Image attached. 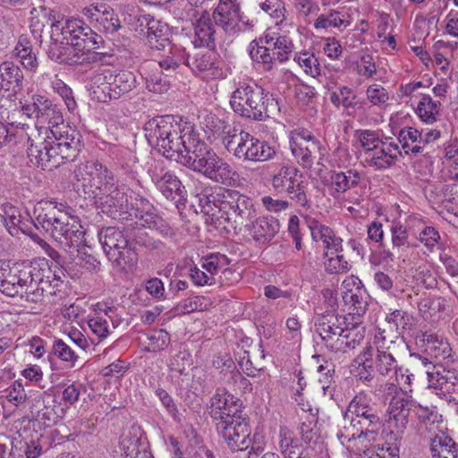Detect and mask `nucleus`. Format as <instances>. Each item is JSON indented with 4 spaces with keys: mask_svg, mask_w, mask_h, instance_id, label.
<instances>
[{
    "mask_svg": "<svg viewBox=\"0 0 458 458\" xmlns=\"http://www.w3.org/2000/svg\"><path fill=\"white\" fill-rule=\"evenodd\" d=\"M50 26L48 57L60 64L87 65L106 63L107 53L98 52L103 38L83 20L61 17L52 9L40 7L31 11L30 29L35 38H40L46 26Z\"/></svg>",
    "mask_w": 458,
    "mask_h": 458,
    "instance_id": "f257e3e1",
    "label": "nucleus"
},
{
    "mask_svg": "<svg viewBox=\"0 0 458 458\" xmlns=\"http://www.w3.org/2000/svg\"><path fill=\"white\" fill-rule=\"evenodd\" d=\"M148 144L168 159L183 165L191 160V151L201 138L191 123L173 115L157 116L144 125Z\"/></svg>",
    "mask_w": 458,
    "mask_h": 458,
    "instance_id": "f03ea898",
    "label": "nucleus"
},
{
    "mask_svg": "<svg viewBox=\"0 0 458 458\" xmlns=\"http://www.w3.org/2000/svg\"><path fill=\"white\" fill-rule=\"evenodd\" d=\"M382 422L371 397L360 392L350 402L344 415L337 437L343 445L373 444L377 441Z\"/></svg>",
    "mask_w": 458,
    "mask_h": 458,
    "instance_id": "7ed1b4c3",
    "label": "nucleus"
},
{
    "mask_svg": "<svg viewBox=\"0 0 458 458\" xmlns=\"http://www.w3.org/2000/svg\"><path fill=\"white\" fill-rule=\"evenodd\" d=\"M85 169L90 187L99 190L96 203L101 211L114 220L127 221L131 214L124 187L115 185L112 172L98 162L87 164Z\"/></svg>",
    "mask_w": 458,
    "mask_h": 458,
    "instance_id": "20e7f679",
    "label": "nucleus"
},
{
    "mask_svg": "<svg viewBox=\"0 0 458 458\" xmlns=\"http://www.w3.org/2000/svg\"><path fill=\"white\" fill-rule=\"evenodd\" d=\"M344 318L333 311L319 315L315 320V331L322 344L332 352L347 353L354 350L363 340V334L344 326Z\"/></svg>",
    "mask_w": 458,
    "mask_h": 458,
    "instance_id": "39448f33",
    "label": "nucleus"
},
{
    "mask_svg": "<svg viewBox=\"0 0 458 458\" xmlns=\"http://www.w3.org/2000/svg\"><path fill=\"white\" fill-rule=\"evenodd\" d=\"M191 154V160L185 165L191 170L215 182L228 186L233 185L238 180V174L233 166L208 147L202 138Z\"/></svg>",
    "mask_w": 458,
    "mask_h": 458,
    "instance_id": "423d86ee",
    "label": "nucleus"
},
{
    "mask_svg": "<svg viewBox=\"0 0 458 458\" xmlns=\"http://www.w3.org/2000/svg\"><path fill=\"white\" fill-rule=\"evenodd\" d=\"M222 142L227 151L243 161L265 162L276 155L275 148L241 129L223 126Z\"/></svg>",
    "mask_w": 458,
    "mask_h": 458,
    "instance_id": "0eeeda50",
    "label": "nucleus"
},
{
    "mask_svg": "<svg viewBox=\"0 0 458 458\" xmlns=\"http://www.w3.org/2000/svg\"><path fill=\"white\" fill-rule=\"evenodd\" d=\"M273 101L268 92L256 83L239 81L231 94L230 106L242 117L262 121L269 116L268 106Z\"/></svg>",
    "mask_w": 458,
    "mask_h": 458,
    "instance_id": "6e6552de",
    "label": "nucleus"
},
{
    "mask_svg": "<svg viewBox=\"0 0 458 458\" xmlns=\"http://www.w3.org/2000/svg\"><path fill=\"white\" fill-rule=\"evenodd\" d=\"M98 240L108 259L116 266H133L136 254L131 248L127 236L118 227L108 226L98 232Z\"/></svg>",
    "mask_w": 458,
    "mask_h": 458,
    "instance_id": "1a4fd4ad",
    "label": "nucleus"
},
{
    "mask_svg": "<svg viewBox=\"0 0 458 458\" xmlns=\"http://www.w3.org/2000/svg\"><path fill=\"white\" fill-rule=\"evenodd\" d=\"M220 217L227 221L233 228L242 225L255 216L252 199L235 190L222 191Z\"/></svg>",
    "mask_w": 458,
    "mask_h": 458,
    "instance_id": "9d476101",
    "label": "nucleus"
},
{
    "mask_svg": "<svg viewBox=\"0 0 458 458\" xmlns=\"http://www.w3.org/2000/svg\"><path fill=\"white\" fill-rule=\"evenodd\" d=\"M290 148L297 163L304 169H310L314 164L323 165L326 148L310 131L296 132L290 140Z\"/></svg>",
    "mask_w": 458,
    "mask_h": 458,
    "instance_id": "9b49d317",
    "label": "nucleus"
},
{
    "mask_svg": "<svg viewBox=\"0 0 458 458\" xmlns=\"http://www.w3.org/2000/svg\"><path fill=\"white\" fill-rule=\"evenodd\" d=\"M35 225L41 227L52 237L61 235L63 226H68L73 220L79 218L72 215L73 209L66 203L46 202L44 207L36 209Z\"/></svg>",
    "mask_w": 458,
    "mask_h": 458,
    "instance_id": "f8f14e48",
    "label": "nucleus"
},
{
    "mask_svg": "<svg viewBox=\"0 0 458 458\" xmlns=\"http://www.w3.org/2000/svg\"><path fill=\"white\" fill-rule=\"evenodd\" d=\"M272 187L278 193H286L290 199L301 207L309 204L306 185L298 169L292 165H283L275 173L271 180Z\"/></svg>",
    "mask_w": 458,
    "mask_h": 458,
    "instance_id": "ddd939ff",
    "label": "nucleus"
},
{
    "mask_svg": "<svg viewBox=\"0 0 458 458\" xmlns=\"http://www.w3.org/2000/svg\"><path fill=\"white\" fill-rule=\"evenodd\" d=\"M39 272L38 266L29 262L14 263L13 266L5 265L3 277H0V291L13 297L23 293L25 286H30L33 280H36V273Z\"/></svg>",
    "mask_w": 458,
    "mask_h": 458,
    "instance_id": "4468645a",
    "label": "nucleus"
},
{
    "mask_svg": "<svg viewBox=\"0 0 458 458\" xmlns=\"http://www.w3.org/2000/svg\"><path fill=\"white\" fill-rule=\"evenodd\" d=\"M212 19L216 25L230 36L237 35L248 27V21H244L241 6L236 0H219Z\"/></svg>",
    "mask_w": 458,
    "mask_h": 458,
    "instance_id": "2eb2a0df",
    "label": "nucleus"
},
{
    "mask_svg": "<svg viewBox=\"0 0 458 458\" xmlns=\"http://www.w3.org/2000/svg\"><path fill=\"white\" fill-rule=\"evenodd\" d=\"M216 429L233 452L246 450L250 444L249 426L240 416L225 417L216 423Z\"/></svg>",
    "mask_w": 458,
    "mask_h": 458,
    "instance_id": "dca6fc26",
    "label": "nucleus"
},
{
    "mask_svg": "<svg viewBox=\"0 0 458 458\" xmlns=\"http://www.w3.org/2000/svg\"><path fill=\"white\" fill-rule=\"evenodd\" d=\"M137 31L145 37L152 49L165 50L172 43L169 39L170 29L165 22L157 20L150 14H144L137 20Z\"/></svg>",
    "mask_w": 458,
    "mask_h": 458,
    "instance_id": "f3484780",
    "label": "nucleus"
},
{
    "mask_svg": "<svg viewBox=\"0 0 458 458\" xmlns=\"http://www.w3.org/2000/svg\"><path fill=\"white\" fill-rule=\"evenodd\" d=\"M417 403L407 396H394L389 403L388 412V426L392 432L402 434L407 428L409 419L415 415L417 410Z\"/></svg>",
    "mask_w": 458,
    "mask_h": 458,
    "instance_id": "a211bd4d",
    "label": "nucleus"
},
{
    "mask_svg": "<svg viewBox=\"0 0 458 458\" xmlns=\"http://www.w3.org/2000/svg\"><path fill=\"white\" fill-rule=\"evenodd\" d=\"M305 222L310 231L312 240L323 243L324 257L344 251L343 239L336 235L331 227L311 216H307Z\"/></svg>",
    "mask_w": 458,
    "mask_h": 458,
    "instance_id": "6ab92c4d",
    "label": "nucleus"
},
{
    "mask_svg": "<svg viewBox=\"0 0 458 458\" xmlns=\"http://www.w3.org/2000/svg\"><path fill=\"white\" fill-rule=\"evenodd\" d=\"M186 64L193 72L207 79H216L223 76L218 65L216 54L213 51H199L191 57L186 56Z\"/></svg>",
    "mask_w": 458,
    "mask_h": 458,
    "instance_id": "aec40b11",
    "label": "nucleus"
},
{
    "mask_svg": "<svg viewBox=\"0 0 458 458\" xmlns=\"http://www.w3.org/2000/svg\"><path fill=\"white\" fill-rule=\"evenodd\" d=\"M401 156L398 144L391 138H385L383 142L372 152H369L366 162L377 170H385L393 166Z\"/></svg>",
    "mask_w": 458,
    "mask_h": 458,
    "instance_id": "412c9836",
    "label": "nucleus"
},
{
    "mask_svg": "<svg viewBox=\"0 0 458 458\" xmlns=\"http://www.w3.org/2000/svg\"><path fill=\"white\" fill-rule=\"evenodd\" d=\"M355 279L350 278L343 282V299L350 305V313L354 316H363L367 310L369 295L363 287L359 285Z\"/></svg>",
    "mask_w": 458,
    "mask_h": 458,
    "instance_id": "4be33fe9",
    "label": "nucleus"
},
{
    "mask_svg": "<svg viewBox=\"0 0 458 458\" xmlns=\"http://www.w3.org/2000/svg\"><path fill=\"white\" fill-rule=\"evenodd\" d=\"M194 35L192 43L196 47H216V29L213 20L207 11H202L193 23Z\"/></svg>",
    "mask_w": 458,
    "mask_h": 458,
    "instance_id": "5701e85b",
    "label": "nucleus"
},
{
    "mask_svg": "<svg viewBox=\"0 0 458 458\" xmlns=\"http://www.w3.org/2000/svg\"><path fill=\"white\" fill-rule=\"evenodd\" d=\"M152 182L166 199H174L176 196H182L183 187L181 181L171 172H165L157 165L150 169Z\"/></svg>",
    "mask_w": 458,
    "mask_h": 458,
    "instance_id": "b1692460",
    "label": "nucleus"
},
{
    "mask_svg": "<svg viewBox=\"0 0 458 458\" xmlns=\"http://www.w3.org/2000/svg\"><path fill=\"white\" fill-rule=\"evenodd\" d=\"M112 70L104 69L95 72L90 77L89 90L93 98L101 103L114 100L113 98Z\"/></svg>",
    "mask_w": 458,
    "mask_h": 458,
    "instance_id": "393cba45",
    "label": "nucleus"
},
{
    "mask_svg": "<svg viewBox=\"0 0 458 458\" xmlns=\"http://www.w3.org/2000/svg\"><path fill=\"white\" fill-rule=\"evenodd\" d=\"M54 140L64 148V152L76 158L81 148V135L77 130L66 125L51 129Z\"/></svg>",
    "mask_w": 458,
    "mask_h": 458,
    "instance_id": "a878e982",
    "label": "nucleus"
},
{
    "mask_svg": "<svg viewBox=\"0 0 458 458\" xmlns=\"http://www.w3.org/2000/svg\"><path fill=\"white\" fill-rule=\"evenodd\" d=\"M360 173L355 169L330 171L329 187L332 196L342 194L356 187L360 182Z\"/></svg>",
    "mask_w": 458,
    "mask_h": 458,
    "instance_id": "bb28decb",
    "label": "nucleus"
},
{
    "mask_svg": "<svg viewBox=\"0 0 458 458\" xmlns=\"http://www.w3.org/2000/svg\"><path fill=\"white\" fill-rule=\"evenodd\" d=\"M238 401L225 391L217 392L211 398V417L218 421L225 420V417H236Z\"/></svg>",
    "mask_w": 458,
    "mask_h": 458,
    "instance_id": "cd10ccee",
    "label": "nucleus"
},
{
    "mask_svg": "<svg viewBox=\"0 0 458 458\" xmlns=\"http://www.w3.org/2000/svg\"><path fill=\"white\" fill-rule=\"evenodd\" d=\"M100 312L97 310L95 313L89 316L88 325L93 335H95L99 340L106 339L114 329L117 325L114 323L112 316L109 314L112 312V308L105 307V309L99 308Z\"/></svg>",
    "mask_w": 458,
    "mask_h": 458,
    "instance_id": "c85d7f7f",
    "label": "nucleus"
},
{
    "mask_svg": "<svg viewBox=\"0 0 458 458\" xmlns=\"http://www.w3.org/2000/svg\"><path fill=\"white\" fill-rule=\"evenodd\" d=\"M12 58L20 63L26 71L36 72L38 67V61L33 50L31 41L25 36H21L12 51Z\"/></svg>",
    "mask_w": 458,
    "mask_h": 458,
    "instance_id": "c756f323",
    "label": "nucleus"
},
{
    "mask_svg": "<svg viewBox=\"0 0 458 458\" xmlns=\"http://www.w3.org/2000/svg\"><path fill=\"white\" fill-rule=\"evenodd\" d=\"M38 114V123L40 124H47L48 129H55L57 126L63 125L64 115L61 108L48 98L40 95V100Z\"/></svg>",
    "mask_w": 458,
    "mask_h": 458,
    "instance_id": "7c9ffc66",
    "label": "nucleus"
},
{
    "mask_svg": "<svg viewBox=\"0 0 458 458\" xmlns=\"http://www.w3.org/2000/svg\"><path fill=\"white\" fill-rule=\"evenodd\" d=\"M425 352L436 359H446L451 355V347L446 340L434 332H421L418 336Z\"/></svg>",
    "mask_w": 458,
    "mask_h": 458,
    "instance_id": "2f4dec72",
    "label": "nucleus"
},
{
    "mask_svg": "<svg viewBox=\"0 0 458 458\" xmlns=\"http://www.w3.org/2000/svg\"><path fill=\"white\" fill-rule=\"evenodd\" d=\"M23 72L11 61H4L0 64V90L16 92L22 86Z\"/></svg>",
    "mask_w": 458,
    "mask_h": 458,
    "instance_id": "473e14b6",
    "label": "nucleus"
},
{
    "mask_svg": "<svg viewBox=\"0 0 458 458\" xmlns=\"http://www.w3.org/2000/svg\"><path fill=\"white\" fill-rule=\"evenodd\" d=\"M373 344L377 352H398L403 344L400 339L399 332L389 327L386 324L376 329Z\"/></svg>",
    "mask_w": 458,
    "mask_h": 458,
    "instance_id": "72a5a7b5",
    "label": "nucleus"
},
{
    "mask_svg": "<svg viewBox=\"0 0 458 458\" xmlns=\"http://www.w3.org/2000/svg\"><path fill=\"white\" fill-rule=\"evenodd\" d=\"M280 224L272 216H260L255 220L251 228V236L261 244L269 242L279 232Z\"/></svg>",
    "mask_w": 458,
    "mask_h": 458,
    "instance_id": "f704fd0d",
    "label": "nucleus"
},
{
    "mask_svg": "<svg viewBox=\"0 0 458 458\" xmlns=\"http://www.w3.org/2000/svg\"><path fill=\"white\" fill-rule=\"evenodd\" d=\"M157 56L158 67L167 72L175 71L182 64H186L185 49L171 44Z\"/></svg>",
    "mask_w": 458,
    "mask_h": 458,
    "instance_id": "c9c22d12",
    "label": "nucleus"
},
{
    "mask_svg": "<svg viewBox=\"0 0 458 458\" xmlns=\"http://www.w3.org/2000/svg\"><path fill=\"white\" fill-rule=\"evenodd\" d=\"M225 189L219 188L214 191L211 187H207L196 195L199 201L200 211L209 216H218L220 214L222 191Z\"/></svg>",
    "mask_w": 458,
    "mask_h": 458,
    "instance_id": "e433bc0d",
    "label": "nucleus"
},
{
    "mask_svg": "<svg viewBox=\"0 0 458 458\" xmlns=\"http://www.w3.org/2000/svg\"><path fill=\"white\" fill-rule=\"evenodd\" d=\"M433 458H458V445L445 434L430 437Z\"/></svg>",
    "mask_w": 458,
    "mask_h": 458,
    "instance_id": "4c0bfd02",
    "label": "nucleus"
},
{
    "mask_svg": "<svg viewBox=\"0 0 458 458\" xmlns=\"http://www.w3.org/2000/svg\"><path fill=\"white\" fill-rule=\"evenodd\" d=\"M111 155L123 173L135 180L138 174V158L134 152L128 148L114 147L111 148Z\"/></svg>",
    "mask_w": 458,
    "mask_h": 458,
    "instance_id": "58836bf2",
    "label": "nucleus"
},
{
    "mask_svg": "<svg viewBox=\"0 0 458 458\" xmlns=\"http://www.w3.org/2000/svg\"><path fill=\"white\" fill-rule=\"evenodd\" d=\"M61 235L53 237L64 248H77L83 242L85 230L81 226L80 220H73L68 226L64 225L60 232Z\"/></svg>",
    "mask_w": 458,
    "mask_h": 458,
    "instance_id": "ea45409f",
    "label": "nucleus"
},
{
    "mask_svg": "<svg viewBox=\"0 0 458 458\" xmlns=\"http://www.w3.org/2000/svg\"><path fill=\"white\" fill-rule=\"evenodd\" d=\"M119 446L123 458H153L152 454L140 445V440L131 432L121 437Z\"/></svg>",
    "mask_w": 458,
    "mask_h": 458,
    "instance_id": "a19ab883",
    "label": "nucleus"
},
{
    "mask_svg": "<svg viewBox=\"0 0 458 458\" xmlns=\"http://www.w3.org/2000/svg\"><path fill=\"white\" fill-rule=\"evenodd\" d=\"M427 374L430 386L444 392L455 391V387L458 386V372L455 370L445 369L436 372L428 370Z\"/></svg>",
    "mask_w": 458,
    "mask_h": 458,
    "instance_id": "79ce46f5",
    "label": "nucleus"
},
{
    "mask_svg": "<svg viewBox=\"0 0 458 458\" xmlns=\"http://www.w3.org/2000/svg\"><path fill=\"white\" fill-rule=\"evenodd\" d=\"M398 352H377L374 360L376 370L383 377H388L390 380L394 375L400 371L398 361L395 358Z\"/></svg>",
    "mask_w": 458,
    "mask_h": 458,
    "instance_id": "37998d69",
    "label": "nucleus"
},
{
    "mask_svg": "<svg viewBox=\"0 0 458 458\" xmlns=\"http://www.w3.org/2000/svg\"><path fill=\"white\" fill-rule=\"evenodd\" d=\"M3 221L8 233L13 236H18L20 233H27L29 231V219L21 216L18 208L13 206L5 208Z\"/></svg>",
    "mask_w": 458,
    "mask_h": 458,
    "instance_id": "c03bdc74",
    "label": "nucleus"
},
{
    "mask_svg": "<svg viewBox=\"0 0 458 458\" xmlns=\"http://www.w3.org/2000/svg\"><path fill=\"white\" fill-rule=\"evenodd\" d=\"M415 416L419 418L420 422L424 424L425 428L431 433L433 437L445 434L444 430L445 428L443 425L442 416L436 411L418 404L417 410H415Z\"/></svg>",
    "mask_w": 458,
    "mask_h": 458,
    "instance_id": "a18cd8bd",
    "label": "nucleus"
},
{
    "mask_svg": "<svg viewBox=\"0 0 458 458\" xmlns=\"http://www.w3.org/2000/svg\"><path fill=\"white\" fill-rule=\"evenodd\" d=\"M113 98L118 99L136 87V77L129 71L115 72L112 70Z\"/></svg>",
    "mask_w": 458,
    "mask_h": 458,
    "instance_id": "49530a36",
    "label": "nucleus"
},
{
    "mask_svg": "<svg viewBox=\"0 0 458 458\" xmlns=\"http://www.w3.org/2000/svg\"><path fill=\"white\" fill-rule=\"evenodd\" d=\"M267 45L273 47L272 51L276 61L284 63L290 59L293 55L294 46L293 41L286 36H280L274 40L272 37H265Z\"/></svg>",
    "mask_w": 458,
    "mask_h": 458,
    "instance_id": "de8ad7c7",
    "label": "nucleus"
},
{
    "mask_svg": "<svg viewBox=\"0 0 458 458\" xmlns=\"http://www.w3.org/2000/svg\"><path fill=\"white\" fill-rule=\"evenodd\" d=\"M47 142L46 138L32 140L28 147V157L30 162L42 169H48Z\"/></svg>",
    "mask_w": 458,
    "mask_h": 458,
    "instance_id": "09e8293b",
    "label": "nucleus"
},
{
    "mask_svg": "<svg viewBox=\"0 0 458 458\" xmlns=\"http://www.w3.org/2000/svg\"><path fill=\"white\" fill-rule=\"evenodd\" d=\"M416 114L426 123H433L439 114V103L428 95H422L416 108Z\"/></svg>",
    "mask_w": 458,
    "mask_h": 458,
    "instance_id": "8fccbe9b",
    "label": "nucleus"
},
{
    "mask_svg": "<svg viewBox=\"0 0 458 458\" xmlns=\"http://www.w3.org/2000/svg\"><path fill=\"white\" fill-rule=\"evenodd\" d=\"M278 437L279 450L284 458H291L292 454L303 448L293 433L286 427H280Z\"/></svg>",
    "mask_w": 458,
    "mask_h": 458,
    "instance_id": "3c124183",
    "label": "nucleus"
},
{
    "mask_svg": "<svg viewBox=\"0 0 458 458\" xmlns=\"http://www.w3.org/2000/svg\"><path fill=\"white\" fill-rule=\"evenodd\" d=\"M44 408L40 410L39 415L47 426L56 424L65 414V410L55 399L48 397L43 400Z\"/></svg>",
    "mask_w": 458,
    "mask_h": 458,
    "instance_id": "603ef678",
    "label": "nucleus"
},
{
    "mask_svg": "<svg viewBox=\"0 0 458 458\" xmlns=\"http://www.w3.org/2000/svg\"><path fill=\"white\" fill-rule=\"evenodd\" d=\"M254 4L264 13H267L275 21L280 25L285 20V7L282 0H253Z\"/></svg>",
    "mask_w": 458,
    "mask_h": 458,
    "instance_id": "864d4df0",
    "label": "nucleus"
},
{
    "mask_svg": "<svg viewBox=\"0 0 458 458\" xmlns=\"http://www.w3.org/2000/svg\"><path fill=\"white\" fill-rule=\"evenodd\" d=\"M420 137V131L413 127H404L398 135V140L405 154L419 155L421 153V147L416 145L417 138Z\"/></svg>",
    "mask_w": 458,
    "mask_h": 458,
    "instance_id": "5fc2aeb1",
    "label": "nucleus"
},
{
    "mask_svg": "<svg viewBox=\"0 0 458 458\" xmlns=\"http://www.w3.org/2000/svg\"><path fill=\"white\" fill-rule=\"evenodd\" d=\"M47 142V154H48V169L58 167L65 162L73 161L74 159L64 152V148L51 139L49 135L46 138Z\"/></svg>",
    "mask_w": 458,
    "mask_h": 458,
    "instance_id": "6e6d98bb",
    "label": "nucleus"
},
{
    "mask_svg": "<svg viewBox=\"0 0 458 458\" xmlns=\"http://www.w3.org/2000/svg\"><path fill=\"white\" fill-rule=\"evenodd\" d=\"M22 438V445L21 449L23 450L26 458H38L42 454V445L40 444V436L37 432L24 429L20 434Z\"/></svg>",
    "mask_w": 458,
    "mask_h": 458,
    "instance_id": "4d7b16f0",
    "label": "nucleus"
},
{
    "mask_svg": "<svg viewBox=\"0 0 458 458\" xmlns=\"http://www.w3.org/2000/svg\"><path fill=\"white\" fill-rule=\"evenodd\" d=\"M293 60L303 69L306 74L316 78L320 75V64L313 52L305 50L294 55Z\"/></svg>",
    "mask_w": 458,
    "mask_h": 458,
    "instance_id": "13d9d810",
    "label": "nucleus"
},
{
    "mask_svg": "<svg viewBox=\"0 0 458 458\" xmlns=\"http://www.w3.org/2000/svg\"><path fill=\"white\" fill-rule=\"evenodd\" d=\"M386 324L399 332V335L405 330L411 329L413 318L407 311L395 310L386 318Z\"/></svg>",
    "mask_w": 458,
    "mask_h": 458,
    "instance_id": "bf43d9fd",
    "label": "nucleus"
},
{
    "mask_svg": "<svg viewBox=\"0 0 458 458\" xmlns=\"http://www.w3.org/2000/svg\"><path fill=\"white\" fill-rule=\"evenodd\" d=\"M52 352L55 357L65 362L68 368H74L80 359L79 354L61 339L54 342Z\"/></svg>",
    "mask_w": 458,
    "mask_h": 458,
    "instance_id": "052dcab7",
    "label": "nucleus"
},
{
    "mask_svg": "<svg viewBox=\"0 0 458 458\" xmlns=\"http://www.w3.org/2000/svg\"><path fill=\"white\" fill-rule=\"evenodd\" d=\"M318 371L321 374L318 381L321 385L324 395L332 398L335 391L334 365L326 361L325 364L318 366Z\"/></svg>",
    "mask_w": 458,
    "mask_h": 458,
    "instance_id": "680f3d73",
    "label": "nucleus"
},
{
    "mask_svg": "<svg viewBox=\"0 0 458 458\" xmlns=\"http://www.w3.org/2000/svg\"><path fill=\"white\" fill-rule=\"evenodd\" d=\"M250 55L254 62L262 64L263 69L267 71L273 69L276 62V56L268 45L252 47Z\"/></svg>",
    "mask_w": 458,
    "mask_h": 458,
    "instance_id": "e2e57ef3",
    "label": "nucleus"
},
{
    "mask_svg": "<svg viewBox=\"0 0 458 458\" xmlns=\"http://www.w3.org/2000/svg\"><path fill=\"white\" fill-rule=\"evenodd\" d=\"M166 76L167 74L163 76L162 72L158 71L157 68L152 69L149 72L146 73L147 89L151 92L158 94L167 91L170 83Z\"/></svg>",
    "mask_w": 458,
    "mask_h": 458,
    "instance_id": "0e129e2a",
    "label": "nucleus"
},
{
    "mask_svg": "<svg viewBox=\"0 0 458 458\" xmlns=\"http://www.w3.org/2000/svg\"><path fill=\"white\" fill-rule=\"evenodd\" d=\"M349 22L344 19V15L337 11H331L327 14H321L314 23L317 30H327L328 28L347 27Z\"/></svg>",
    "mask_w": 458,
    "mask_h": 458,
    "instance_id": "69168bd1",
    "label": "nucleus"
},
{
    "mask_svg": "<svg viewBox=\"0 0 458 458\" xmlns=\"http://www.w3.org/2000/svg\"><path fill=\"white\" fill-rule=\"evenodd\" d=\"M229 265L228 258L220 253H212L203 259L201 267L214 276L219 271L225 270Z\"/></svg>",
    "mask_w": 458,
    "mask_h": 458,
    "instance_id": "338daca9",
    "label": "nucleus"
},
{
    "mask_svg": "<svg viewBox=\"0 0 458 458\" xmlns=\"http://www.w3.org/2000/svg\"><path fill=\"white\" fill-rule=\"evenodd\" d=\"M98 28L106 34H114L120 27V21L114 10L106 6L100 17L98 19Z\"/></svg>",
    "mask_w": 458,
    "mask_h": 458,
    "instance_id": "774afa93",
    "label": "nucleus"
}]
</instances>
